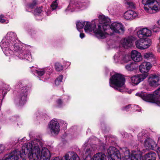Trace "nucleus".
Masks as SVG:
<instances>
[{"label": "nucleus", "mask_w": 160, "mask_h": 160, "mask_svg": "<svg viewBox=\"0 0 160 160\" xmlns=\"http://www.w3.org/2000/svg\"><path fill=\"white\" fill-rule=\"evenodd\" d=\"M62 78L63 76L62 75L60 76L57 78L55 82L56 85L58 86L59 85L60 83L62 82Z\"/></svg>", "instance_id": "33"}, {"label": "nucleus", "mask_w": 160, "mask_h": 160, "mask_svg": "<svg viewBox=\"0 0 160 160\" xmlns=\"http://www.w3.org/2000/svg\"><path fill=\"white\" fill-rule=\"evenodd\" d=\"M26 153H27V151L25 144L20 151H15L12 152L5 160H18L19 158V156H20L21 158H22L25 156Z\"/></svg>", "instance_id": "5"}, {"label": "nucleus", "mask_w": 160, "mask_h": 160, "mask_svg": "<svg viewBox=\"0 0 160 160\" xmlns=\"http://www.w3.org/2000/svg\"><path fill=\"white\" fill-rule=\"evenodd\" d=\"M77 7H78V6H77ZM79 8H81V7L80 6H78Z\"/></svg>", "instance_id": "58"}, {"label": "nucleus", "mask_w": 160, "mask_h": 160, "mask_svg": "<svg viewBox=\"0 0 160 160\" xmlns=\"http://www.w3.org/2000/svg\"><path fill=\"white\" fill-rule=\"evenodd\" d=\"M116 55H114V59H115V58H116Z\"/></svg>", "instance_id": "52"}, {"label": "nucleus", "mask_w": 160, "mask_h": 160, "mask_svg": "<svg viewBox=\"0 0 160 160\" xmlns=\"http://www.w3.org/2000/svg\"><path fill=\"white\" fill-rule=\"evenodd\" d=\"M0 22L1 23H8V21H6L5 19H4L3 16L2 15H1L0 16Z\"/></svg>", "instance_id": "43"}, {"label": "nucleus", "mask_w": 160, "mask_h": 160, "mask_svg": "<svg viewBox=\"0 0 160 160\" xmlns=\"http://www.w3.org/2000/svg\"><path fill=\"white\" fill-rule=\"evenodd\" d=\"M91 160H107L106 155L102 153L98 152L95 154Z\"/></svg>", "instance_id": "23"}, {"label": "nucleus", "mask_w": 160, "mask_h": 160, "mask_svg": "<svg viewBox=\"0 0 160 160\" xmlns=\"http://www.w3.org/2000/svg\"><path fill=\"white\" fill-rule=\"evenodd\" d=\"M80 36L81 38H82L85 37V35L84 33H81L80 34Z\"/></svg>", "instance_id": "49"}, {"label": "nucleus", "mask_w": 160, "mask_h": 160, "mask_svg": "<svg viewBox=\"0 0 160 160\" xmlns=\"http://www.w3.org/2000/svg\"><path fill=\"white\" fill-rule=\"evenodd\" d=\"M26 93H23L21 94L18 97V100L20 103L22 105L23 104L26 100Z\"/></svg>", "instance_id": "28"}, {"label": "nucleus", "mask_w": 160, "mask_h": 160, "mask_svg": "<svg viewBox=\"0 0 160 160\" xmlns=\"http://www.w3.org/2000/svg\"><path fill=\"white\" fill-rule=\"evenodd\" d=\"M84 29L86 32H91L94 30L96 27L94 24H91L90 22H84Z\"/></svg>", "instance_id": "21"}, {"label": "nucleus", "mask_w": 160, "mask_h": 160, "mask_svg": "<svg viewBox=\"0 0 160 160\" xmlns=\"http://www.w3.org/2000/svg\"><path fill=\"white\" fill-rule=\"evenodd\" d=\"M11 42L9 41H8V40L5 38H3L1 42L0 43V46L1 47L3 51H4L5 53L7 52L5 50V49L8 48V47L12 49L13 50L16 51V44H11ZM17 48H18V47H16Z\"/></svg>", "instance_id": "9"}, {"label": "nucleus", "mask_w": 160, "mask_h": 160, "mask_svg": "<svg viewBox=\"0 0 160 160\" xmlns=\"http://www.w3.org/2000/svg\"><path fill=\"white\" fill-rule=\"evenodd\" d=\"M137 35L140 39H144L146 37L151 36L152 32L150 30L147 28H141L137 32Z\"/></svg>", "instance_id": "11"}, {"label": "nucleus", "mask_w": 160, "mask_h": 160, "mask_svg": "<svg viewBox=\"0 0 160 160\" xmlns=\"http://www.w3.org/2000/svg\"><path fill=\"white\" fill-rule=\"evenodd\" d=\"M156 154L153 152H150L144 155L142 157V160H156Z\"/></svg>", "instance_id": "18"}, {"label": "nucleus", "mask_w": 160, "mask_h": 160, "mask_svg": "<svg viewBox=\"0 0 160 160\" xmlns=\"http://www.w3.org/2000/svg\"><path fill=\"white\" fill-rule=\"evenodd\" d=\"M153 32H157L159 31L160 28L158 27L154 28H153Z\"/></svg>", "instance_id": "44"}, {"label": "nucleus", "mask_w": 160, "mask_h": 160, "mask_svg": "<svg viewBox=\"0 0 160 160\" xmlns=\"http://www.w3.org/2000/svg\"><path fill=\"white\" fill-rule=\"evenodd\" d=\"M133 40L132 37H129L124 38L122 42L123 46L125 48L131 47L132 45Z\"/></svg>", "instance_id": "20"}, {"label": "nucleus", "mask_w": 160, "mask_h": 160, "mask_svg": "<svg viewBox=\"0 0 160 160\" xmlns=\"http://www.w3.org/2000/svg\"><path fill=\"white\" fill-rule=\"evenodd\" d=\"M37 0H33L32 3L29 4L28 7L31 8H33L37 4Z\"/></svg>", "instance_id": "41"}, {"label": "nucleus", "mask_w": 160, "mask_h": 160, "mask_svg": "<svg viewBox=\"0 0 160 160\" xmlns=\"http://www.w3.org/2000/svg\"><path fill=\"white\" fill-rule=\"evenodd\" d=\"M76 25L77 29L79 31H80V30L82 29L84 26V22H77Z\"/></svg>", "instance_id": "29"}, {"label": "nucleus", "mask_w": 160, "mask_h": 160, "mask_svg": "<svg viewBox=\"0 0 160 160\" xmlns=\"http://www.w3.org/2000/svg\"><path fill=\"white\" fill-rule=\"evenodd\" d=\"M136 95L138 96L147 102L156 103L160 105V88L156 90L153 94H147V93L140 92L137 93Z\"/></svg>", "instance_id": "4"}, {"label": "nucleus", "mask_w": 160, "mask_h": 160, "mask_svg": "<svg viewBox=\"0 0 160 160\" xmlns=\"http://www.w3.org/2000/svg\"><path fill=\"white\" fill-rule=\"evenodd\" d=\"M35 72L39 76H42L45 73V71L43 69L36 70Z\"/></svg>", "instance_id": "39"}, {"label": "nucleus", "mask_w": 160, "mask_h": 160, "mask_svg": "<svg viewBox=\"0 0 160 160\" xmlns=\"http://www.w3.org/2000/svg\"><path fill=\"white\" fill-rule=\"evenodd\" d=\"M5 50L6 51V52H7L5 53L4 51H3V52H4V54L7 56H10L11 55H12V53L13 52L12 51V50H9V48H8L7 49H5Z\"/></svg>", "instance_id": "36"}, {"label": "nucleus", "mask_w": 160, "mask_h": 160, "mask_svg": "<svg viewBox=\"0 0 160 160\" xmlns=\"http://www.w3.org/2000/svg\"><path fill=\"white\" fill-rule=\"evenodd\" d=\"M95 150L91 145H89L86 149L85 151V154L86 156H90L91 154H92Z\"/></svg>", "instance_id": "26"}, {"label": "nucleus", "mask_w": 160, "mask_h": 160, "mask_svg": "<svg viewBox=\"0 0 160 160\" xmlns=\"http://www.w3.org/2000/svg\"><path fill=\"white\" fill-rule=\"evenodd\" d=\"M57 1V0H55L51 5V7L53 10H55L58 7V3Z\"/></svg>", "instance_id": "38"}, {"label": "nucleus", "mask_w": 160, "mask_h": 160, "mask_svg": "<svg viewBox=\"0 0 160 160\" xmlns=\"http://www.w3.org/2000/svg\"><path fill=\"white\" fill-rule=\"evenodd\" d=\"M99 23L98 28L94 32L98 38L103 39L109 34L107 30L109 28V24L110 20L108 17L102 15L99 16Z\"/></svg>", "instance_id": "2"}, {"label": "nucleus", "mask_w": 160, "mask_h": 160, "mask_svg": "<svg viewBox=\"0 0 160 160\" xmlns=\"http://www.w3.org/2000/svg\"><path fill=\"white\" fill-rule=\"evenodd\" d=\"M16 34L12 32H8L6 35V36L5 38L8 40V41H9L11 42V44H15L14 41L16 39L17 37Z\"/></svg>", "instance_id": "22"}, {"label": "nucleus", "mask_w": 160, "mask_h": 160, "mask_svg": "<svg viewBox=\"0 0 160 160\" xmlns=\"http://www.w3.org/2000/svg\"><path fill=\"white\" fill-rule=\"evenodd\" d=\"M131 56L132 60L136 62L140 61L142 59L141 54L135 50L132 51L131 53Z\"/></svg>", "instance_id": "15"}, {"label": "nucleus", "mask_w": 160, "mask_h": 160, "mask_svg": "<svg viewBox=\"0 0 160 160\" xmlns=\"http://www.w3.org/2000/svg\"><path fill=\"white\" fill-rule=\"evenodd\" d=\"M131 106V105H129L126 106L124 108H123V109L124 110H127Z\"/></svg>", "instance_id": "46"}, {"label": "nucleus", "mask_w": 160, "mask_h": 160, "mask_svg": "<svg viewBox=\"0 0 160 160\" xmlns=\"http://www.w3.org/2000/svg\"><path fill=\"white\" fill-rule=\"evenodd\" d=\"M66 160H80L78 155L73 152H69L65 156Z\"/></svg>", "instance_id": "19"}, {"label": "nucleus", "mask_w": 160, "mask_h": 160, "mask_svg": "<svg viewBox=\"0 0 160 160\" xmlns=\"http://www.w3.org/2000/svg\"><path fill=\"white\" fill-rule=\"evenodd\" d=\"M143 133H139L138 136V138L139 140L141 141H142L143 139H144L146 138L147 135L146 134L143 135Z\"/></svg>", "instance_id": "31"}, {"label": "nucleus", "mask_w": 160, "mask_h": 160, "mask_svg": "<svg viewBox=\"0 0 160 160\" xmlns=\"http://www.w3.org/2000/svg\"><path fill=\"white\" fill-rule=\"evenodd\" d=\"M118 150L116 148L113 147H110L107 150V156L108 158L112 156Z\"/></svg>", "instance_id": "24"}, {"label": "nucleus", "mask_w": 160, "mask_h": 160, "mask_svg": "<svg viewBox=\"0 0 160 160\" xmlns=\"http://www.w3.org/2000/svg\"><path fill=\"white\" fill-rule=\"evenodd\" d=\"M109 27L113 33L122 34L125 31L124 27L121 22H114L109 26Z\"/></svg>", "instance_id": "6"}, {"label": "nucleus", "mask_w": 160, "mask_h": 160, "mask_svg": "<svg viewBox=\"0 0 160 160\" xmlns=\"http://www.w3.org/2000/svg\"><path fill=\"white\" fill-rule=\"evenodd\" d=\"M55 68L56 71H60L63 69V66L58 62H56L55 64Z\"/></svg>", "instance_id": "30"}, {"label": "nucleus", "mask_w": 160, "mask_h": 160, "mask_svg": "<svg viewBox=\"0 0 160 160\" xmlns=\"http://www.w3.org/2000/svg\"><path fill=\"white\" fill-rule=\"evenodd\" d=\"M158 155L160 158V152L158 153Z\"/></svg>", "instance_id": "53"}, {"label": "nucleus", "mask_w": 160, "mask_h": 160, "mask_svg": "<svg viewBox=\"0 0 160 160\" xmlns=\"http://www.w3.org/2000/svg\"><path fill=\"white\" fill-rule=\"evenodd\" d=\"M127 6L131 8H135V4L132 2H127L126 3Z\"/></svg>", "instance_id": "35"}, {"label": "nucleus", "mask_w": 160, "mask_h": 160, "mask_svg": "<svg viewBox=\"0 0 160 160\" xmlns=\"http://www.w3.org/2000/svg\"><path fill=\"white\" fill-rule=\"evenodd\" d=\"M42 10L41 8H37L35 9L34 11V13L35 15H38L42 12Z\"/></svg>", "instance_id": "37"}, {"label": "nucleus", "mask_w": 160, "mask_h": 160, "mask_svg": "<svg viewBox=\"0 0 160 160\" xmlns=\"http://www.w3.org/2000/svg\"><path fill=\"white\" fill-rule=\"evenodd\" d=\"M125 79L121 74L116 73L110 79V86L120 92H122L125 91Z\"/></svg>", "instance_id": "3"}, {"label": "nucleus", "mask_w": 160, "mask_h": 160, "mask_svg": "<svg viewBox=\"0 0 160 160\" xmlns=\"http://www.w3.org/2000/svg\"><path fill=\"white\" fill-rule=\"evenodd\" d=\"M24 57H25V55H24Z\"/></svg>", "instance_id": "59"}, {"label": "nucleus", "mask_w": 160, "mask_h": 160, "mask_svg": "<svg viewBox=\"0 0 160 160\" xmlns=\"http://www.w3.org/2000/svg\"><path fill=\"white\" fill-rule=\"evenodd\" d=\"M130 59V57L128 55H125L123 58V61L126 62H128Z\"/></svg>", "instance_id": "42"}, {"label": "nucleus", "mask_w": 160, "mask_h": 160, "mask_svg": "<svg viewBox=\"0 0 160 160\" xmlns=\"http://www.w3.org/2000/svg\"><path fill=\"white\" fill-rule=\"evenodd\" d=\"M10 89V87L8 85H6L5 87L2 88V93L4 94H5Z\"/></svg>", "instance_id": "40"}, {"label": "nucleus", "mask_w": 160, "mask_h": 160, "mask_svg": "<svg viewBox=\"0 0 160 160\" xmlns=\"http://www.w3.org/2000/svg\"><path fill=\"white\" fill-rule=\"evenodd\" d=\"M143 56L145 58L148 59L153 57V54L152 52H147L144 54Z\"/></svg>", "instance_id": "32"}, {"label": "nucleus", "mask_w": 160, "mask_h": 160, "mask_svg": "<svg viewBox=\"0 0 160 160\" xmlns=\"http://www.w3.org/2000/svg\"><path fill=\"white\" fill-rule=\"evenodd\" d=\"M142 152L139 150H133L131 157V160H141Z\"/></svg>", "instance_id": "16"}, {"label": "nucleus", "mask_w": 160, "mask_h": 160, "mask_svg": "<svg viewBox=\"0 0 160 160\" xmlns=\"http://www.w3.org/2000/svg\"><path fill=\"white\" fill-rule=\"evenodd\" d=\"M158 51L160 52V47L158 48Z\"/></svg>", "instance_id": "51"}, {"label": "nucleus", "mask_w": 160, "mask_h": 160, "mask_svg": "<svg viewBox=\"0 0 160 160\" xmlns=\"http://www.w3.org/2000/svg\"><path fill=\"white\" fill-rule=\"evenodd\" d=\"M4 150V147L2 145H0V153L2 152Z\"/></svg>", "instance_id": "45"}, {"label": "nucleus", "mask_w": 160, "mask_h": 160, "mask_svg": "<svg viewBox=\"0 0 160 160\" xmlns=\"http://www.w3.org/2000/svg\"><path fill=\"white\" fill-rule=\"evenodd\" d=\"M125 0L126 1V2H127L130 1V0Z\"/></svg>", "instance_id": "54"}, {"label": "nucleus", "mask_w": 160, "mask_h": 160, "mask_svg": "<svg viewBox=\"0 0 160 160\" xmlns=\"http://www.w3.org/2000/svg\"><path fill=\"white\" fill-rule=\"evenodd\" d=\"M125 68L128 71H132L136 69L137 67L134 63H131L125 66Z\"/></svg>", "instance_id": "27"}, {"label": "nucleus", "mask_w": 160, "mask_h": 160, "mask_svg": "<svg viewBox=\"0 0 160 160\" xmlns=\"http://www.w3.org/2000/svg\"><path fill=\"white\" fill-rule=\"evenodd\" d=\"M62 102L60 99H59L57 101V103L59 105H60L62 103Z\"/></svg>", "instance_id": "48"}, {"label": "nucleus", "mask_w": 160, "mask_h": 160, "mask_svg": "<svg viewBox=\"0 0 160 160\" xmlns=\"http://www.w3.org/2000/svg\"><path fill=\"white\" fill-rule=\"evenodd\" d=\"M144 144L145 146L150 149H152L156 146V142L150 138L145 139Z\"/></svg>", "instance_id": "17"}, {"label": "nucleus", "mask_w": 160, "mask_h": 160, "mask_svg": "<svg viewBox=\"0 0 160 160\" xmlns=\"http://www.w3.org/2000/svg\"><path fill=\"white\" fill-rule=\"evenodd\" d=\"M24 158V157L23 158H23V159H22V160H26V159H24V158Z\"/></svg>", "instance_id": "55"}, {"label": "nucleus", "mask_w": 160, "mask_h": 160, "mask_svg": "<svg viewBox=\"0 0 160 160\" xmlns=\"http://www.w3.org/2000/svg\"><path fill=\"white\" fill-rule=\"evenodd\" d=\"M29 160H50L51 155L49 150L45 148L41 150L39 146L32 148V144L28 142L25 144ZM51 160H62L58 157H54Z\"/></svg>", "instance_id": "1"}, {"label": "nucleus", "mask_w": 160, "mask_h": 160, "mask_svg": "<svg viewBox=\"0 0 160 160\" xmlns=\"http://www.w3.org/2000/svg\"><path fill=\"white\" fill-rule=\"evenodd\" d=\"M148 82L150 86L157 87L160 84L159 78L156 75H153L148 78Z\"/></svg>", "instance_id": "14"}, {"label": "nucleus", "mask_w": 160, "mask_h": 160, "mask_svg": "<svg viewBox=\"0 0 160 160\" xmlns=\"http://www.w3.org/2000/svg\"><path fill=\"white\" fill-rule=\"evenodd\" d=\"M152 67V64L150 62H142L140 65L139 69L140 71L142 73H148V72Z\"/></svg>", "instance_id": "12"}, {"label": "nucleus", "mask_w": 160, "mask_h": 160, "mask_svg": "<svg viewBox=\"0 0 160 160\" xmlns=\"http://www.w3.org/2000/svg\"><path fill=\"white\" fill-rule=\"evenodd\" d=\"M124 154L125 158L126 159H128L131 157L130 151L129 150H126L124 152Z\"/></svg>", "instance_id": "34"}, {"label": "nucleus", "mask_w": 160, "mask_h": 160, "mask_svg": "<svg viewBox=\"0 0 160 160\" xmlns=\"http://www.w3.org/2000/svg\"><path fill=\"white\" fill-rule=\"evenodd\" d=\"M60 128L59 123L56 120L53 119L51 121L49 128L52 134L57 135L58 134L60 131Z\"/></svg>", "instance_id": "8"}, {"label": "nucleus", "mask_w": 160, "mask_h": 160, "mask_svg": "<svg viewBox=\"0 0 160 160\" xmlns=\"http://www.w3.org/2000/svg\"><path fill=\"white\" fill-rule=\"evenodd\" d=\"M138 16V13L133 10H128L125 12L123 15V18L127 20H132Z\"/></svg>", "instance_id": "13"}, {"label": "nucleus", "mask_w": 160, "mask_h": 160, "mask_svg": "<svg viewBox=\"0 0 160 160\" xmlns=\"http://www.w3.org/2000/svg\"><path fill=\"white\" fill-rule=\"evenodd\" d=\"M103 149H105V147H103Z\"/></svg>", "instance_id": "57"}, {"label": "nucleus", "mask_w": 160, "mask_h": 160, "mask_svg": "<svg viewBox=\"0 0 160 160\" xmlns=\"http://www.w3.org/2000/svg\"><path fill=\"white\" fill-rule=\"evenodd\" d=\"M158 140H160V136L158 138Z\"/></svg>", "instance_id": "56"}, {"label": "nucleus", "mask_w": 160, "mask_h": 160, "mask_svg": "<svg viewBox=\"0 0 160 160\" xmlns=\"http://www.w3.org/2000/svg\"><path fill=\"white\" fill-rule=\"evenodd\" d=\"M148 76V74H139L133 76L130 78L131 82L134 85L138 84Z\"/></svg>", "instance_id": "10"}, {"label": "nucleus", "mask_w": 160, "mask_h": 160, "mask_svg": "<svg viewBox=\"0 0 160 160\" xmlns=\"http://www.w3.org/2000/svg\"><path fill=\"white\" fill-rule=\"evenodd\" d=\"M152 43L151 39H148L145 40L143 39L136 41L135 44L136 47L140 49H145L149 48Z\"/></svg>", "instance_id": "7"}, {"label": "nucleus", "mask_w": 160, "mask_h": 160, "mask_svg": "<svg viewBox=\"0 0 160 160\" xmlns=\"http://www.w3.org/2000/svg\"><path fill=\"white\" fill-rule=\"evenodd\" d=\"M124 136L125 137H130L129 136H132V135H130V134H128V133H127V132H125L124 134Z\"/></svg>", "instance_id": "47"}, {"label": "nucleus", "mask_w": 160, "mask_h": 160, "mask_svg": "<svg viewBox=\"0 0 160 160\" xmlns=\"http://www.w3.org/2000/svg\"><path fill=\"white\" fill-rule=\"evenodd\" d=\"M121 156L119 151L118 150L112 156L108 158V160H121Z\"/></svg>", "instance_id": "25"}, {"label": "nucleus", "mask_w": 160, "mask_h": 160, "mask_svg": "<svg viewBox=\"0 0 160 160\" xmlns=\"http://www.w3.org/2000/svg\"><path fill=\"white\" fill-rule=\"evenodd\" d=\"M158 25L160 26V19L158 20Z\"/></svg>", "instance_id": "50"}]
</instances>
